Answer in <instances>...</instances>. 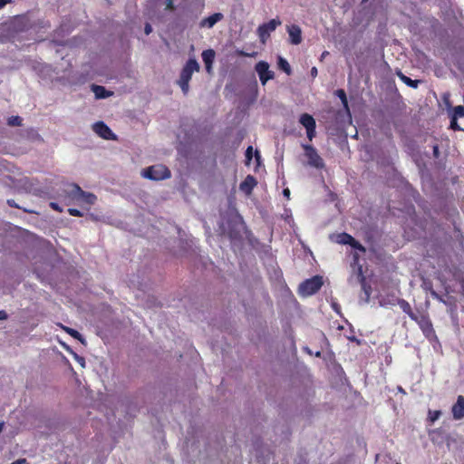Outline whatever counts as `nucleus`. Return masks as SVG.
<instances>
[{"mask_svg": "<svg viewBox=\"0 0 464 464\" xmlns=\"http://www.w3.org/2000/svg\"><path fill=\"white\" fill-rule=\"evenodd\" d=\"M8 125L10 126H21L22 118L20 116H11L8 118Z\"/></svg>", "mask_w": 464, "mask_h": 464, "instance_id": "5701e85b", "label": "nucleus"}, {"mask_svg": "<svg viewBox=\"0 0 464 464\" xmlns=\"http://www.w3.org/2000/svg\"><path fill=\"white\" fill-rule=\"evenodd\" d=\"M287 33L289 34V42L294 45H298L302 43V30L297 24H291L287 26Z\"/></svg>", "mask_w": 464, "mask_h": 464, "instance_id": "9b49d317", "label": "nucleus"}, {"mask_svg": "<svg viewBox=\"0 0 464 464\" xmlns=\"http://www.w3.org/2000/svg\"><path fill=\"white\" fill-rule=\"evenodd\" d=\"M397 304L401 307V309L409 315L411 319H415L413 317L414 312L411 309V306L408 301L405 299L398 298L397 299Z\"/></svg>", "mask_w": 464, "mask_h": 464, "instance_id": "a211bd4d", "label": "nucleus"}, {"mask_svg": "<svg viewBox=\"0 0 464 464\" xmlns=\"http://www.w3.org/2000/svg\"><path fill=\"white\" fill-rule=\"evenodd\" d=\"M66 198L71 200H76L87 205H93L96 202V196L92 193L83 191L77 184H71L69 189H65Z\"/></svg>", "mask_w": 464, "mask_h": 464, "instance_id": "f03ea898", "label": "nucleus"}, {"mask_svg": "<svg viewBox=\"0 0 464 464\" xmlns=\"http://www.w3.org/2000/svg\"><path fill=\"white\" fill-rule=\"evenodd\" d=\"M256 157L258 159L260 156H259V152L258 151H256Z\"/></svg>", "mask_w": 464, "mask_h": 464, "instance_id": "a19ab883", "label": "nucleus"}, {"mask_svg": "<svg viewBox=\"0 0 464 464\" xmlns=\"http://www.w3.org/2000/svg\"><path fill=\"white\" fill-rule=\"evenodd\" d=\"M252 157H253V147L252 146H248L246 150V161H250L252 160Z\"/></svg>", "mask_w": 464, "mask_h": 464, "instance_id": "a878e982", "label": "nucleus"}, {"mask_svg": "<svg viewBox=\"0 0 464 464\" xmlns=\"http://www.w3.org/2000/svg\"><path fill=\"white\" fill-rule=\"evenodd\" d=\"M280 24L281 21L278 18L271 19L269 22L260 24L257 28V34L261 42L266 43V41L269 38L270 34L274 32Z\"/></svg>", "mask_w": 464, "mask_h": 464, "instance_id": "39448f33", "label": "nucleus"}, {"mask_svg": "<svg viewBox=\"0 0 464 464\" xmlns=\"http://www.w3.org/2000/svg\"><path fill=\"white\" fill-rule=\"evenodd\" d=\"M237 55L242 56V57H253V56H255L256 54V53H255V52L252 53H246V52H244L242 50H237Z\"/></svg>", "mask_w": 464, "mask_h": 464, "instance_id": "bb28decb", "label": "nucleus"}, {"mask_svg": "<svg viewBox=\"0 0 464 464\" xmlns=\"http://www.w3.org/2000/svg\"><path fill=\"white\" fill-rule=\"evenodd\" d=\"M68 213L73 217H82L83 213L76 208H69Z\"/></svg>", "mask_w": 464, "mask_h": 464, "instance_id": "393cba45", "label": "nucleus"}, {"mask_svg": "<svg viewBox=\"0 0 464 464\" xmlns=\"http://www.w3.org/2000/svg\"><path fill=\"white\" fill-rule=\"evenodd\" d=\"M311 75H312L313 77H315V76L317 75V68H316V67H313V68L311 69Z\"/></svg>", "mask_w": 464, "mask_h": 464, "instance_id": "72a5a7b5", "label": "nucleus"}, {"mask_svg": "<svg viewBox=\"0 0 464 464\" xmlns=\"http://www.w3.org/2000/svg\"><path fill=\"white\" fill-rule=\"evenodd\" d=\"M397 75L403 83L414 89L418 88L419 84L421 82L420 80L411 79L410 77L403 74L401 72H399Z\"/></svg>", "mask_w": 464, "mask_h": 464, "instance_id": "6ab92c4d", "label": "nucleus"}, {"mask_svg": "<svg viewBox=\"0 0 464 464\" xmlns=\"http://www.w3.org/2000/svg\"><path fill=\"white\" fill-rule=\"evenodd\" d=\"M326 54H328V52H324L322 57H325Z\"/></svg>", "mask_w": 464, "mask_h": 464, "instance_id": "ea45409f", "label": "nucleus"}, {"mask_svg": "<svg viewBox=\"0 0 464 464\" xmlns=\"http://www.w3.org/2000/svg\"><path fill=\"white\" fill-rule=\"evenodd\" d=\"M8 317L7 313L4 310L0 311V320H6Z\"/></svg>", "mask_w": 464, "mask_h": 464, "instance_id": "2f4dec72", "label": "nucleus"}, {"mask_svg": "<svg viewBox=\"0 0 464 464\" xmlns=\"http://www.w3.org/2000/svg\"><path fill=\"white\" fill-rule=\"evenodd\" d=\"M335 95L341 100L343 106L345 110L349 111L348 100L344 90L338 89L335 91Z\"/></svg>", "mask_w": 464, "mask_h": 464, "instance_id": "4be33fe9", "label": "nucleus"}, {"mask_svg": "<svg viewBox=\"0 0 464 464\" xmlns=\"http://www.w3.org/2000/svg\"><path fill=\"white\" fill-rule=\"evenodd\" d=\"M433 154H434L435 157H438V155H439V147H438V145H435L433 147Z\"/></svg>", "mask_w": 464, "mask_h": 464, "instance_id": "f704fd0d", "label": "nucleus"}, {"mask_svg": "<svg viewBox=\"0 0 464 464\" xmlns=\"http://www.w3.org/2000/svg\"><path fill=\"white\" fill-rule=\"evenodd\" d=\"M305 156L308 159L309 165L316 168L323 169L324 167V160L319 156L316 150L312 145H303Z\"/></svg>", "mask_w": 464, "mask_h": 464, "instance_id": "6e6552de", "label": "nucleus"}, {"mask_svg": "<svg viewBox=\"0 0 464 464\" xmlns=\"http://www.w3.org/2000/svg\"><path fill=\"white\" fill-rule=\"evenodd\" d=\"M200 66L196 59L190 58L187 61L186 64L182 68L178 80V84L181 88L182 92L187 95L189 91V82L192 78L194 72H198Z\"/></svg>", "mask_w": 464, "mask_h": 464, "instance_id": "f257e3e1", "label": "nucleus"}, {"mask_svg": "<svg viewBox=\"0 0 464 464\" xmlns=\"http://www.w3.org/2000/svg\"><path fill=\"white\" fill-rule=\"evenodd\" d=\"M284 195L286 196V197H289L290 191H289L288 188L284 189Z\"/></svg>", "mask_w": 464, "mask_h": 464, "instance_id": "e433bc0d", "label": "nucleus"}, {"mask_svg": "<svg viewBox=\"0 0 464 464\" xmlns=\"http://www.w3.org/2000/svg\"><path fill=\"white\" fill-rule=\"evenodd\" d=\"M11 2L12 0H0V9L4 8L7 4Z\"/></svg>", "mask_w": 464, "mask_h": 464, "instance_id": "473e14b6", "label": "nucleus"}, {"mask_svg": "<svg viewBox=\"0 0 464 464\" xmlns=\"http://www.w3.org/2000/svg\"><path fill=\"white\" fill-rule=\"evenodd\" d=\"M440 414V411H435V413L433 414V417L431 418V420L432 421L435 420L439 417Z\"/></svg>", "mask_w": 464, "mask_h": 464, "instance_id": "c9c22d12", "label": "nucleus"}, {"mask_svg": "<svg viewBox=\"0 0 464 464\" xmlns=\"http://www.w3.org/2000/svg\"><path fill=\"white\" fill-rule=\"evenodd\" d=\"M7 204L12 208H19V206L14 202V199H8Z\"/></svg>", "mask_w": 464, "mask_h": 464, "instance_id": "c756f323", "label": "nucleus"}, {"mask_svg": "<svg viewBox=\"0 0 464 464\" xmlns=\"http://www.w3.org/2000/svg\"><path fill=\"white\" fill-rule=\"evenodd\" d=\"M323 284V277L321 276H314L300 284L299 293L304 296L312 295L321 289Z\"/></svg>", "mask_w": 464, "mask_h": 464, "instance_id": "20e7f679", "label": "nucleus"}, {"mask_svg": "<svg viewBox=\"0 0 464 464\" xmlns=\"http://www.w3.org/2000/svg\"><path fill=\"white\" fill-rule=\"evenodd\" d=\"M223 14L221 13H215L204 19H202L199 23L200 28H212L218 22L223 19Z\"/></svg>", "mask_w": 464, "mask_h": 464, "instance_id": "4468645a", "label": "nucleus"}, {"mask_svg": "<svg viewBox=\"0 0 464 464\" xmlns=\"http://www.w3.org/2000/svg\"><path fill=\"white\" fill-rule=\"evenodd\" d=\"M334 237V241L340 245H349L354 249L365 252V247L353 237L346 232L336 234Z\"/></svg>", "mask_w": 464, "mask_h": 464, "instance_id": "423d86ee", "label": "nucleus"}, {"mask_svg": "<svg viewBox=\"0 0 464 464\" xmlns=\"http://www.w3.org/2000/svg\"><path fill=\"white\" fill-rule=\"evenodd\" d=\"M93 130L104 140H116L115 134L103 121L94 123Z\"/></svg>", "mask_w": 464, "mask_h": 464, "instance_id": "9d476101", "label": "nucleus"}, {"mask_svg": "<svg viewBox=\"0 0 464 464\" xmlns=\"http://www.w3.org/2000/svg\"><path fill=\"white\" fill-rule=\"evenodd\" d=\"M96 99H105L112 95V92L107 91L103 86L92 84L91 87Z\"/></svg>", "mask_w": 464, "mask_h": 464, "instance_id": "f3484780", "label": "nucleus"}, {"mask_svg": "<svg viewBox=\"0 0 464 464\" xmlns=\"http://www.w3.org/2000/svg\"><path fill=\"white\" fill-rule=\"evenodd\" d=\"M50 208L57 212H63V208L56 202H50Z\"/></svg>", "mask_w": 464, "mask_h": 464, "instance_id": "cd10ccee", "label": "nucleus"}, {"mask_svg": "<svg viewBox=\"0 0 464 464\" xmlns=\"http://www.w3.org/2000/svg\"><path fill=\"white\" fill-rule=\"evenodd\" d=\"M3 427H4V422H0V432L2 431L3 430Z\"/></svg>", "mask_w": 464, "mask_h": 464, "instance_id": "58836bf2", "label": "nucleus"}, {"mask_svg": "<svg viewBox=\"0 0 464 464\" xmlns=\"http://www.w3.org/2000/svg\"><path fill=\"white\" fill-rule=\"evenodd\" d=\"M142 176L151 180H163L170 178V170L162 164L153 165L142 170Z\"/></svg>", "mask_w": 464, "mask_h": 464, "instance_id": "7ed1b4c3", "label": "nucleus"}, {"mask_svg": "<svg viewBox=\"0 0 464 464\" xmlns=\"http://www.w3.org/2000/svg\"><path fill=\"white\" fill-rule=\"evenodd\" d=\"M144 31L146 34H150L152 31L151 25L150 24H146Z\"/></svg>", "mask_w": 464, "mask_h": 464, "instance_id": "7c9ffc66", "label": "nucleus"}, {"mask_svg": "<svg viewBox=\"0 0 464 464\" xmlns=\"http://www.w3.org/2000/svg\"><path fill=\"white\" fill-rule=\"evenodd\" d=\"M278 67L287 75H290L292 73V69L289 63L283 57L278 58Z\"/></svg>", "mask_w": 464, "mask_h": 464, "instance_id": "412c9836", "label": "nucleus"}, {"mask_svg": "<svg viewBox=\"0 0 464 464\" xmlns=\"http://www.w3.org/2000/svg\"><path fill=\"white\" fill-rule=\"evenodd\" d=\"M452 415L455 420H461L464 417V397L458 396L456 403L452 406Z\"/></svg>", "mask_w": 464, "mask_h": 464, "instance_id": "dca6fc26", "label": "nucleus"}, {"mask_svg": "<svg viewBox=\"0 0 464 464\" xmlns=\"http://www.w3.org/2000/svg\"><path fill=\"white\" fill-rule=\"evenodd\" d=\"M255 70L258 74L259 80L262 85H266V83L274 79L275 72L269 70V64L266 61H260L255 65Z\"/></svg>", "mask_w": 464, "mask_h": 464, "instance_id": "0eeeda50", "label": "nucleus"}, {"mask_svg": "<svg viewBox=\"0 0 464 464\" xmlns=\"http://www.w3.org/2000/svg\"><path fill=\"white\" fill-rule=\"evenodd\" d=\"M166 8L169 9V10H173L174 9L173 0H168L167 1Z\"/></svg>", "mask_w": 464, "mask_h": 464, "instance_id": "c85d7f7f", "label": "nucleus"}, {"mask_svg": "<svg viewBox=\"0 0 464 464\" xmlns=\"http://www.w3.org/2000/svg\"><path fill=\"white\" fill-rule=\"evenodd\" d=\"M256 185L257 181L256 178L252 175H247L240 183L239 189L246 195H250Z\"/></svg>", "mask_w": 464, "mask_h": 464, "instance_id": "f8f14e48", "label": "nucleus"}, {"mask_svg": "<svg viewBox=\"0 0 464 464\" xmlns=\"http://www.w3.org/2000/svg\"><path fill=\"white\" fill-rule=\"evenodd\" d=\"M413 317L415 319L411 320L416 322L424 333L432 329L431 321L427 314H420V315L414 314Z\"/></svg>", "mask_w": 464, "mask_h": 464, "instance_id": "ddd939ff", "label": "nucleus"}, {"mask_svg": "<svg viewBox=\"0 0 464 464\" xmlns=\"http://www.w3.org/2000/svg\"><path fill=\"white\" fill-rule=\"evenodd\" d=\"M450 129H452L453 130H460L461 128L459 126L458 124V118L454 117V116H451V119H450Z\"/></svg>", "mask_w": 464, "mask_h": 464, "instance_id": "b1692460", "label": "nucleus"}, {"mask_svg": "<svg viewBox=\"0 0 464 464\" xmlns=\"http://www.w3.org/2000/svg\"><path fill=\"white\" fill-rule=\"evenodd\" d=\"M63 330L67 333L69 335H71L72 337H73L74 339H77L79 340L81 343H84V338L82 337V335L78 332L76 331L75 329H72V328H70L68 326H62Z\"/></svg>", "mask_w": 464, "mask_h": 464, "instance_id": "aec40b11", "label": "nucleus"}, {"mask_svg": "<svg viewBox=\"0 0 464 464\" xmlns=\"http://www.w3.org/2000/svg\"><path fill=\"white\" fill-rule=\"evenodd\" d=\"M350 340H351L352 342H356L357 343H360V341H359L356 337H354V336H353V337H351V338H350Z\"/></svg>", "mask_w": 464, "mask_h": 464, "instance_id": "4c0bfd02", "label": "nucleus"}, {"mask_svg": "<svg viewBox=\"0 0 464 464\" xmlns=\"http://www.w3.org/2000/svg\"><path fill=\"white\" fill-rule=\"evenodd\" d=\"M202 60L205 63L206 71L208 73L212 72V65L215 60L216 53L213 49L204 50L201 53Z\"/></svg>", "mask_w": 464, "mask_h": 464, "instance_id": "2eb2a0df", "label": "nucleus"}, {"mask_svg": "<svg viewBox=\"0 0 464 464\" xmlns=\"http://www.w3.org/2000/svg\"><path fill=\"white\" fill-rule=\"evenodd\" d=\"M299 122L305 128L306 135L309 140H312L316 134V123L314 117L308 113H303L299 118Z\"/></svg>", "mask_w": 464, "mask_h": 464, "instance_id": "1a4fd4ad", "label": "nucleus"}]
</instances>
